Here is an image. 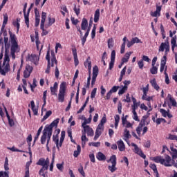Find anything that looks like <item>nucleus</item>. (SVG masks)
Returning a JSON list of instances; mask_svg holds the SVG:
<instances>
[{
  "label": "nucleus",
  "mask_w": 177,
  "mask_h": 177,
  "mask_svg": "<svg viewBox=\"0 0 177 177\" xmlns=\"http://www.w3.org/2000/svg\"><path fill=\"white\" fill-rule=\"evenodd\" d=\"M8 33L10 38L4 37L5 55H8V50L10 48L11 57L15 60L16 59V53L20 52V46H19L16 35L10 30L8 31Z\"/></svg>",
  "instance_id": "f257e3e1"
},
{
  "label": "nucleus",
  "mask_w": 177,
  "mask_h": 177,
  "mask_svg": "<svg viewBox=\"0 0 177 177\" xmlns=\"http://www.w3.org/2000/svg\"><path fill=\"white\" fill-rule=\"evenodd\" d=\"M10 58L9 57V54H4V59L3 64L0 62V74L1 75H6L9 71H10Z\"/></svg>",
  "instance_id": "f03ea898"
},
{
  "label": "nucleus",
  "mask_w": 177,
  "mask_h": 177,
  "mask_svg": "<svg viewBox=\"0 0 177 177\" xmlns=\"http://www.w3.org/2000/svg\"><path fill=\"white\" fill-rule=\"evenodd\" d=\"M152 161H154V162H156L157 164L165 165V167H172V164H171L172 159L169 155H165V159L162 158V156L153 157Z\"/></svg>",
  "instance_id": "7ed1b4c3"
},
{
  "label": "nucleus",
  "mask_w": 177,
  "mask_h": 177,
  "mask_svg": "<svg viewBox=\"0 0 177 177\" xmlns=\"http://www.w3.org/2000/svg\"><path fill=\"white\" fill-rule=\"evenodd\" d=\"M66 89H67V83L63 82L59 86V90L58 93V102L63 103L64 102V97L66 96Z\"/></svg>",
  "instance_id": "20e7f679"
},
{
  "label": "nucleus",
  "mask_w": 177,
  "mask_h": 177,
  "mask_svg": "<svg viewBox=\"0 0 177 177\" xmlns=\"http://www.w3.org/2000/svg\"><path fill=\"white\" fill-rule=\"evenodd\" d=\"M107 162H111L112 164V165L108 166L109 171L112 174L115 172V171H117V167H115L117 165V156H115V155L111 156L110 159L107 160Z\"/></svg>",
  "instance_id": "39448f33"
},
{
  "label": "nucleus",
  "mask_w": 177,
  "mask_h": 177,
  "mask_svg": "<svg viewBox=\"0 0 177 177\" xmlns=\"http://www.w3.org/2000/svg\"><path fill=\"white\" fill-rule=\"evenodd\" d=\"M59 121H60L59 118H57L54 121H53L49 125H46L44 129H46L48 132V136H52V133H53V127H57L59 124Z\"/></svg>",
  "instance_id": "423d86ee"
},
{
  "label": "nucleus",
  "mask_w": 177,
  "mask_h": 177,
  "mask_svg": "<svg viewBox=\"0 0 177 177\" xmlns=\"http://www.w3.org/2000/svg\"><path fill=\"white\" fill-rule=\"evenodd\" d=\"M146 120H147V116L144 115L142 118L140 122L139 123L138 127L136 128V132H137L138 135H139V136H140L142 130L143 129V127H145V125H147L149 124V122H146Z\"/></svg>",
  "instance_id": "0eeeda50"
},
{
  "label": "nucleus",
  "mask_w": 177,
  "mask_h": 177,
  "mask_svg": "<svg viewBox=\"0 0 177 177\" xmlns=\"http://www.w3.org/2000/svg\"><path fill=\"white\" fill-rule=\"evenodd\" d=\"M131 146L134 147L136 154H138V156H140V157H141L144 160H146V155L143 153V151H142V149L139 148V147H138L136 144L131 143Z\"/></svg>",
  "instance_id": "6e6552de"
},
{
  "label": "nucleus",
  "mask_w": 177,
  "mask_h": 177,
  "mask_svg": "<svg viewBox=\"0 0 177 177\" xmlns=\"http://www.w3.org/2000/svg\"><path fill=\"white\" fill-rule=\"evenodd\" d=\"M99 75V68L97 66H95L93 68V77L91 80V86H93L95 85V83L96 82V78H97V75Z\"/></svg>",
  "instance_id": "1a4fd4ad"
},
{
  "label": "nucleus",
  "mask_w": 177,
  "mask_h": 177,
  "mask_svg": "<svg viewBox=\"0 0 177 177\" xmlns=\"http://www.w3.org/2000/svg\"><path fill=\"white\" fill-rule=\"evenodd\" d=\"M32 70H34L32 66L26 65L24 71V78H29L30 75H31V73H32Z\"/></svg>",
  "instance_id": "9d476101"
},
{
  "label": "nucleus",
  "mask_w": 177,
  "mask_h": 177,
  "mask_svg": "<svg viewBox=\"0 0 177 177\" xmlns=\"http://www.w3.org/2000/svg\"><path fill=\"white\" fill-rule=\"evenodd\" d=\"M46 139L47 140H48L49 139V131H48L47 130H46V129H44L43 130V134L40 140L41 144L45 145V143H46Z\"/></svg>",
  "instance_id": "9b49d317"
},
{
  "label": "nucleus",
  "mask_w": 177,
  "mask_h": 177,
  "mask_svg": "<svg viewBox=\"0 0 177 177\" xmlns=\"http://www.w3.org/2000/svg\"><path fill=\"white\" fill-rule=\"evenodd\" d=\"M82 128L84 129V131L85 132V135H86L88 136H93L94 132H93V129H92V128H91V127L89 126H82Z\"/></svg>",
  "instance_id": "f8f14e48"
},
{
  "label": "nucleus",
  "mask_w": 177,
  "mask_h": 177,
  "mask_svg": "<svg viewBox=\"0 0 177 177\" xmlns=\"http://www.w3.org/2000/svg\"><path fill=\"white\" fill-rule=\"evenodd\" d=\"M59 88V84H57V82H55L53 86L50 87V92H51V95L52 96H57V88Z\"/></svg>",
  "instance_id": "ddd939ff"
},
{
  "label": "nucleus",
  "mask_w": 177,
  "mask_h": 177,
  "mask_svg": "<svg viewBox=\"0 0 177 177\" xmlns=\"http://www.w3.org/2000/svg\"><path fill=\"white\" fill-rule=\"evenodd\" d=\"M160 113H161L162 117H165V118L168 117V118H172V117H174L172 114L169 113V109L167 111L164 109H160Z\"/></svg>",
  "instance_id": "4468645a"
},
{
  "label": "nucleus",
  "mask_w": 177,
  "mask_h": 177,
  "mask_svg": "<svg viewBox=\"0 0 177 177\" xmlns=\"http://www.w3.org/2000/svg\"><path fill=\"white\" fill-rule=\"evenodd\" d=\"M72 52H73V55L75 66H77L80 64V61H78V55L77 54V48H73Z\"/></svg>",
  "instance_id": "2eb2a0df"
},
{
  "label": "nucleus",
  "mask_w": 177,
  "mask_h": 177,
  "mask_svg": "<svg viewBox=\"0 0 177 177\" xmlns=\"http://www.w3.org/2000/svg\"><path fill=\"white\" fill-rule=\"evenodd\" d=\"M84 67H88V73H91V70L92 69V61H91V57H88L84 63Z\"/></svg>",
  "instance_id": "dca6fc26"
},
{
  "label": "nucleus",
  "mask_w": 177,
  "mask_h": 177,
  "mask_svg": "<svg viewBox=\"0 0 177 177\" xmlns=\"http://www.w3.org/2000/svg\"><path fill=\"white\" fill-rule=\"evenodd\" d=\"M166 64H167V56L164 55L160 62V73H162V71H164V68H165Z\"/></svg>",
  "instance_id": "f3484780"
},
{
  "label": "nucleus",
  "mask_w": 177,
  "mask_h": 177,
  "mask_svg": "<svg viewBox=\"0 0 177 177\" xmlns=\"http://www.w3.org/2000/svg\"><path fill=\"white\" fill-rule=\"evenodd\" d=\"M169 45V41L167 40L165 42L161 43L160 46H159V52H164L167 47Z\"/></svg>",
  "instance_id": "a211bd4d"
},
{
  "label": "nucleus",
  "mask_w": 177,
  "mask_h": 177,
  "mask_svg": "<svg viewBox=\"0 0 177 177\" xmlns=\"http://www.w3.org/2000/svg\"><path fill=\"white\" fill-rule=\"evenodd\" d=\"M117 145L120 151H124L125 150V144H124V141H122V140L118 141Z\"/></svg>",
  "instance_id": "6ab92c4d"
},
{
  "label": "nucleus",
  "mask_w": 177,
  "mask_h": 177,
  "mask_svg": "<svg viewBox=\"0 0 177 177\" xmlns=\"http://www.w3.org/2000/svg\"><path fill=\"white\" fill-rule=\"evenodd\" d=\"M81 28L84 31H85L86 30H88V19H86V18L82 19Z\"/></svg>",
  "instance_id": "aec40b11"
},
{
  "label": "nucleus",
  "mask_w": 177,
  "mask_h": 177,
  "mask_svg": "<svg viewBox=\"0 0 177 177\" xmlns=\"http://www.w3.org/2000/svg\"><path fill=\"white\" fill-rule=\"evenodd\" d=\"M30 165H31V161L27 162L26 164L24 177H30Z\"/></svg>",
  "instance_id": "412c9836"
},
{
  "label": "nucleus",
  "mask_w": 177,
  "mask_h": 177,
  "mask_svg": "<svg viewBox=\"0 0 177 177\" xmlns=\"http://www.w3.org/2000/svg\"><path fill=\"white\" fill-rule=\"evenodd\" d=\"M66 138V131H62L61 132V137L59 139V143L58 142L59 145V147H62V146H63V142H64V138Z\"/></svg>",
  "instance_id": "4be33fe9"
},
{
  "label": "nucleus",
  "mask_w": 177,
  "mask_h": 177,
  "mask_svg": "<svg viewBox=\"0 0 177 177\" xmlns=\"http://www.w3.org/2000/svg\"><path fill=\"white\" fill-rule=\"evenodd\" d=\"M96 158L98 161H106V155L102 152H98L96 155Z\"/></svg>",
  "instance_id": "5701e85b"
},
{
  "label": "nucleus",
  "mask_w": 177,
  "mask_h": 177,
  "mask_svg": "<svg viewBox=\"0 0 177 177\" xmlns=\"http://www.w3.org/2000/svg\"><path fill=\"white\" fill-rule=\"evenodd\" d=\"M30 105L34 115H38V109L35 108V102H34V100L30 101Z\"/></svg>",
  "instance_id": "b1692460"
},
{
  "label": "nucleus",
  "mask_w": 177,
  "mask_h": 177,
  "mask_svg": "<svg viewBox=\"0 0 177 177\" xmlns=\"http://www.w3.org/2000/svg\"><path fill=\"white\" fill-rule=\"evenodd\" d=\"M100 18V9H97L94 14V23H97L99 19Z\"/></svg>",
  "instance_id": "393cba45"
},
{
  "label": "nucleus",
  "mask_w": 177,
  "mask_h": 177,
  "mask_svg": "<svg viewBox=\"0 0 177 177\" xmlns=\"http://www.w3.org/2000/svg\"><path fill=\"white\" fill-rule=\"evenodd\" d=\"M56 21V19L55 18H52L50 17H48V24H46L45 25L46 28H49V27H51L53 24H55Z\"/></svg>",
  "instance_id": "a878e982"
},
{
  "label": "nucleus",
  "mask_w": 177,
  "mask_h": 177,
  "mask_svg": "<svg viewBox=\"0 0 177 177\" xmlns=\"http://www.w3.org/2000/svg\"><path fill=\"white\" fill-rule=\"evenodd\" d=\"M132 55V52L127 53L124 57L122 59V64L123 63H128V60H129V57Z\"/></svg>",
  "instance_id": "bb28decb"
},
{
  "label": "nucleus",
  "mask_w": 177,
  "mask_h": 177,
  "mask_svg": "<svg viewBox=\"0 0 177 177\" xmlns=\"http://www.w3.org/2000/svg\"><path fill=\"white\" fill-rule=\"evenodd\" d=\"M150 84H151V86H153V88L154 89H156V91H158V89H160V86H158V84H157V81L156 80L155 78L150 80Z\"/></svg>",
  "instance_id": "cd10ccee"
},
{
  "label": "nucleus",
  "mask_w": 177,
  "mask_h": 177,
  "mask_svg": "<svg viewBox=\"0 0 177 177\" xmlns=\"http://www.w3.org/2000/svg\"><path fill=\"white\" fill-rule=\"evenodd\" d=\"M53 142H55L56 147L57 150L59 151L60 148L59 147V136L57 134L55 136V135L53 136Z\"/></svg>",
  "instance_id": "c85d7f7f"
},
{
  "label": "nucleus",
  "mask_w": 177,
  "mask_h": 177,
  "mask_svg": "<svg viewBox=\"0 0 177 177\" xmlns=\"http://www.w3.org/2000/svg\"><path fill=\"white\" fill-rule=\"evenodd\" d=\"M171 44L172 52H175V48H177L176 37H172L171 40Z\"/></svg>",
  "instance_id": "c756f323"
},
{
  "label": "nucleus",
  "mask_w": 177,
  "mask_h": 177,
  "mask_svg": "<svg viewBox=\"0 0 177 177\" xmlns=\"http://www.w3.org/2000/svg\"><path fill=\"white\" fill-rule=\"evenodd\" d=\"M12 24L14 27H17V34H19V30H20V19L17 18V21H14Z\"/></svg>",
  "instance_id": "7c9ffc66"
},
{
  "label": "nucleus",
  "mask_w": 177,
  "mask_h": 177,
  "mask_svg": "<svg viewBox=\"0 0 177 177\" xmlns=\"http://www.w3.org/2000/svg\"><path fill=\"white\" fill-rule=\"evenodd\" d=\"M91 121H92V115H90V117L86 119L84 118V121L82 124V127H89L88 125H86V124H91Z\"/></svg>",
  "instance_id": "2f4dec72"
},
{
  "label": "nucleus",
  "mask_w": 177,
  "mask_h": 177,
  "mask_svg": "<svg viewBox=\"0 0 177 177\" xmlns=\"http://www.w3.org/2000/svg\"><path fill=\"white\" fill-rule=\"evenodd\" d=\"M48 166H43L41 169L39 171V174L41 175V176L43 177H46L45 176V171H48Z\"/></svg>",
  "instance_id": "473e14b6"
},
{
  "label": "nucleus",
  "mask_w": 177,
  "mask_h": 177,
  "mask_svg": "<svg viewBox=\"0 0 177 177\" xmlns=\"http://www.w3.org/2000/svg\"><path fill=\"white\" fill-rule=\"evenodd\" d=\"M142 100H146L147 102H151V100H153V97H147V93H143Z\"/></svg>",
  "instance_id": "72a5a7b5"
},
{
  "label": "nucleus",
  "mask_w": 177,
  "mask_h": 177,
  "mask_svg": "<svg viewBox=\"0 0 177 177\" xmlns=\"http://www.w3.org/2000/svg\"><path fill=\"white\" fill-rule=\"evenodd\" d=\"M9 17H8L7 14L3 15V24H2V30H3V28H5V26L8 24V20Z\"/></svg>",
  "instance_id": "f704fd0d"
},
{
  "label": "nucleus",
  "mask_w": 177,
  "mask_h": 177,
  "mask_svg": "<svg viewBox=\"0 0 177 177\" xmlns=\"http://www.w3.org/2000/svg\"><path fill=\"white\" fill-rule=\"evenodd\" d=\"M46 20V12H43L41 14V19L40 26H45V21Z\"/></svg>",
  "instance_id": "c9c22d12"
},
{
  "label": "nucleus",
  "mask_w": 177,
  "mask_h": 177,
  "mask_svg": "<svg viewBox=\"0 0 177 177\" xmlns=\"http://www.w3.org/2000/svg\"><path fill=\"white\" fill-rule=\"evenodd\" d=\"M51 55L53 56L51 59V67H54L55 64L57 66V59H56V57L55 56V53H52ZM53 62H55V64L53 63Z\"/></svg>",
  "instance_id": "e433bc0d"
},
{
  "label": "nucleus",
  "mask_w": 177,
  "mask_h": 177,
  "mask_svg": "<svg viewBox=\"0 0 177 177\" xmlns=\"http://www.w3.org/2000/svg\"><path fill=\"white\" fill-rule=\"evenodd\" d=\"M24 19H25V24L27 26V28H28L30 27V15H28V12L27 14H24Z\"/></svg>",
  "instance_id": "4c0bfd02"
},
{
  "label": "nucleus",
  "mask_w": 177,
  "mask_h": 177,
  "mask_svg": "<svg viewBox=\"0 0 177 177\" xmlns=\"http://www.w3.org/2000/svg\"><path fill=\"white\" fill-rule=\"evenodd\" d=\"M43 128L44 127L42 126L40 128H39L37 133L36 136H35L34 143H35V142H37V140H38V138H39V135H41V132H42Z\"/></svg>",
  "instance_id": "58836bf2"
},
{
  "label": "nucleus",
  "mask_w": 177,
  "mask_h": 177,
  "mask_svg": "<svg viewBox=\"0 0 177 177\" xmlns=\"http://www.w3.org/2000/svg\"><path fill=\"white\" fill-rule=\"evenodd\" d=\"M168 97H169V100L171 102L172 106H174V107H176V106H177L176 100H175V99H174V97H172L171 94H168Z\"/></svg>",
  "instance_id": "ea45409f"
},
{
  "label": "nucleus",
  "mask_w": 177,
  "mask_h": 177,
  "mask_svg": "<svg viewBox=\"0 0 177 177\" xmlns=\"http://www.w3.org/2000/svg\"><path fill=\"white\" fill-rule=\"evenodd\" d=\"M50 115H52V111H48L44 116V118L41 119V122H44V121L48 120V118H49Z\"/></svg>",
  "instance_id": "a19ab883"
},
{
  "label": "nucleus",
  "mask_w": 177,
  "mask_h": 177,
  "mask_svg": "<svg viewBox=\"0 0 177 177\" xmlns=\"http://www.w3.org/2000/svg\"><path fill=\"white\" fill-rule=\"evenodd\" d=\"M37 165H41V167H46L45 163V158H41L37 162Z\"/></svg>",
  "instance_id": "79ce46f5"
},
{
  "label": "nucleus",
  "mask_w": 177,
  "mask_h": 177,
  "mask_svg": "<svg viewBox=\"0 0 177 177\" xmlns=\"http://www.w3.org/2000/svg\"><path fill=\"white\" fill-rule=\"evenodd\" d=\"M89 35V32L86 31L82 38V45L84 46L85 45V42H86V38H88V36Z\"/></svg>",
  "instance_id": "37998d69"
},
{
  "label": "nucleus",
  "mask_w": 177,
  "mask_h": 177,
  "mask_svg": "<svg viewBox=\"0 0 177 177\" xmlns=\"http://www.w3.org/2000/svg\"><path fill=\"white\" fill-rule=\"evenodd\" d=\"M104 131V127L100 126L98 124L96 131H95V133H98L99 135H102V132Z\"/></svg>",
  "instance_id": "c03bdc74"
},
{
  "label": "nucleus",
  "mask_w": 177,
  "mask_h": 177,
  "mask_svg": "<svg viewBox=\"0 0 177 177\" xmlns=\"http://www.w3.org/2000/svg\"><path fill=\"white\" fill-rule=\"evenodd\" d=\"M40 29L42 30V33H41L42 37L45 35H48V34H49V32L45 30V25H40Z\"/></svg>",
  "instance_id": "a18cd8bd"
},
{
  "label": "nucleus",
  "mask_w": 177,
  "mask_h": 177,
  "mask_svg": "<svg viewBox=\"0 0 177 177\" xmlns=\"http://www.w3.org/2000/svg\"><path fill=\"white\" fill-rule=\"evenodd\" d=\"M167 68H168V66H165V84H167V85H169V77H168V73H167Z\"/></svg>",
  "instance_id": "49530a36"
},
{
  "label": "nucleus",
  "mask_w": 177,
  "mask_h": 177,
  "mask_svg": "<svg viewBox=\"0 0 177 177\" xmlns=\"http://www.w3.org/2000/svg\"><path fill=\"white\" fill-rule=\"evenodd\" d=\"M129 136H131V134L129 133V130L125 129L124 131V137L125 138L124 140H128V139H129Z\"/></svg>",
  "instance_id": "de8ad7c7"
},
{
  "label": "nucleus",
  "mask_w": 177,
  "mask_h": 177,
  "mask_svg": "<svg viewBox=\"0 0 177 177\" xmlns=\"http://www.w3.org/2000/svg\"><path fill=\"white\" fill-rule=\"evenodd\" d=\"M126 91H128V86H124L120 90H119L118 95L120 96H121V95H124Z\"/></svg>",
  "instance_id": "09e8293b"
},
{
  "label": "nucleus",
  "mask_w": 177,
  "mask_h": 177,
  "mask_svg": "<svg viewBox=\"0 0 177 177\" xmlns=\"http://www.w3.org/2000/svg\"><path fill=\"white\" fill-rule=\"evenodd\" d=\"M158 71V68L156 66H152V67L150 68V73L151 74L156 75L157 74Z\"/></svg>",
  "instance_id": "8fccbe9b"
},
{
  "label": "nucleus",
  "mask_w": 177,
  "mask_h": 177,
  "mask_svg": "<svg viewBox=\"0 0 177 177\" xmlns=\"http://www.w3.org/2000/svg\"><path fill=\"white\" fill-rule=\"evenodd\" d=\"M114 46V39L113 38H110L108 39V48L111 49Z\"/></svg>",
  "instance_id": "3c124183"
},
{
  "label": "nucleus",
  "mask_w": 177,
  "mask_h": 177,
  "mask_svg": "<svg viewBox=\"0 0 177 177\" xmlns=\"http://www.w3.org/2000/svg\"><path fill=\"white\" fill-rule=\"evenodd\" d=\"M80 85H81V83L79 82L78 86H77V90L76 93V97H75V100L77 104H78V100L80 99Z\"/></svg>",
  "instance_id": "603ef678"
},
{
  "label": "nucleus",
  "mask_w": 177,
  "mask_h": 177,
  "mask_svg": "<svg viewBox=\"0 0 177 177\" xmlns=\"http://www.w3.org/2000/svg\"><path fill=\"white\" fill-rule=\"evenodd\" d=\"M93 24V18L91 17L89 21V24H88V26H87V30H86L88 32H91V28H92Z\"/></svg>",
  "instance_id": "864d4df0"
},
{
  "label": "nucleus",
  "mask_w": 177,
  "mask_h": 177,
  "mask_svg": "<svg viewBox=\"0 0 177 177\" xmlns=\"http://www.w3.org/2000/svg\"><path fill=\"white\" fill-rule=\"evenodd\" d=\"M106 121H107L106 116H103L100 121V123L98 125H100V127H102L104 128V124H106Z\"/></svg>",
  "instance_id": "5fc2aeb1"
},
{
  "label": "nucleus",
  "mask_w": 177,
  "mask_h": 177,
  "mask_svg": "<svg viewBox=\"0 0 177 177\" xmlns=\"http://www.w3.org/2000/svg\"><path fill=\"white\" fill-rule=\"evenodd\" d=\"M95 37H96V25L94 24V26L92 29V31H91V38L92 39H93L95 38Z\"/></svg>",
  "instance_id": "6e6d98bb"
},
{
  "label": "nucleus",
  "mask_w": 177,
  "mask_h": 177,
  "mask_svg": "<svg viewBox=\"0 0 177 177\" xmlns=\"http://www.w3.org/2000/svg\"><path fill=\"white\" fill-rule=\"evenodd\" d=\"M160 32L162 37L163 39H165V30L164 29V26L162 24H160Z\"/></svg>",
  "instance_id": "4d7b16f0"
},
{
  "label": "nucleus",
  "mask_w": 177,
  "mask_h": 177,
  "mask_svg": "<svg viewBox=\"0 0 177 177\" xmlns=\"http://www.w3.org/2000/svg\"><path fill=\"white\" fill-rule=\"evenodd\" d=\"M48 93V91H45L43 93V101H44V104H43V107L44 106H46V95Z\"/></svg>",
  "instance_id": "13d9d810"
},
{
  "label": "nucleus",
  "mask_w": 177,
  "mask_h": 177,
  "mask_svg": "<svg viewBox=\"0 0 177 177\" xmlns=\"http://www.w3.org/2000/svg\"><path fill=\"white\" fill-rule=\"evenodd\" d=\"M118 111L119 114H121V113H122V102H121V101L118 102Z\"/></svg>",
  "instance_id": "bf43d9fd"
},
{
  "label": "nucleus",
  "mask_w": 177,
  "mask_h": 177,
  "mask_svg": "<svg viewBox=\"0 0 177 177\" xmlns=\"http://www.w3.org/2000/svg\"><path fill=\"white\" fill-rule=\"evenodd\" d=\"M118 89H120V86H113L109 91L112 93H115Z\"/></svg>",
  "instance_id": "052dcab7"
},
{
  "label": "nucleus",
  "mask_w": 177,
  "mask_h": 177,
  "mask_svg": "<svg viewBox=\"0 0 177 177\" xmlns=\"http://www.w3.org/2000/svg\"><path fill=\"white\" fill-rule=\"evenodd\" d=\"M3 35V37H8V31L6 30V29H5V28L2 30V27H1V31H0V37L1 35Z\"/></svg>",
  "instance_id": "680f3d73"
},
{
  "label": "nucleus",
  "mask_w": 177,
  "mask_h": 177,
  "mask_svg": "<svg viewBox=\"0 0 177 177\" xmlns=\"http://www.w3.org/2000/svg\"><path fill=\"white\" fill-rule=\"evenodd\" d=\"M167 139H169V140H176L177 142V136L169 134V137L167 138Z\"/></svg>",
  "instance_id": "e2e57ef3"
},
{
  "label": "nucleus",
  "mask_w": 177,
  "mask_h": 177,
  "mask_svg": "<svg viewBox=\"0 0 177 177\" xmlns=\"http://www.w3.org/2000/svg\"><path fill=\"white\" fill-rule=\"evenodd\" d=\"M88 146H93V147H100V142H89Z\"/></svg>",
  "instance_id": "0e129e2a"
},
{
  "label": "nucleus",
  "mask_w": 177,
  "mask_h": 177,
  "mask_svg": "<svg viewBox=\"0 0 177 177\" xmlns=\"http://www.w3.org/2000/svg\"><path fill=\"white\" fill-rule=\"evenodd\" d=\"M150 146H151V142L150 140H147L144 142V147H146L147 149H150Z\"/></svg>",
  "instance_id": "69168bd1"
},
{
  "label": "nucleus",
  "mask_w": 177,
  "mask_h": 177,
  "mask_svg": "<svg viewBox=\"0 0 177 177\" xmlns=\"http://www.w3.org/2000/svg\"><path fill=\"white\" fill-rule=\"evenodd\" d=\"M97 91V88H94L91 93V98L94 99L95 96H96V91Z\"/></svg>",
  "instance_id": "338daca9"
},
{
  "label": "nucleus",
  "mask_w": 177,
  "mask_h": 177,
  "mask_svg": "<svg viewBox=\"0 0 177 177\" xmlns=\"http://www.w3.org/2000/svg\"><path fill=\"white\" fill-rule=\"evenodd\" d=\"M0 177H9V171H0Z\"/></svg>",
  "instance_id": "774afa93"
}]
</instances>
